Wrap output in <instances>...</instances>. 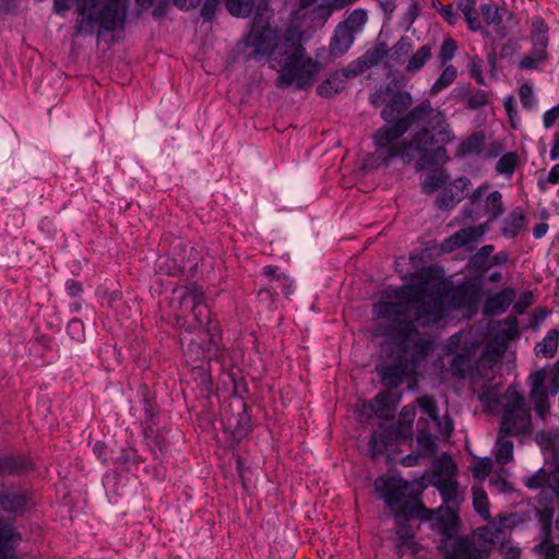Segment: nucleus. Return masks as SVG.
Masks as SVG:
<instances>
[{"label":"nucleus","mask_w":559,"mask_h":559,"mask_svg":"<svg viewBox=\"0 0 559 559\" xmlns=\"http://www.w3.org/2000/svg\"><path fill=\"white\" fill-rule=\"evenodd\" d=\"M502 355V350L497 349L489 352L488 347L485 349L483 355L473 362L472 373L469 379L477 381L478 379L491 380L493 378L492 362Z\"/></svg>","instance_id":"16"},{"label":"nucleus","mask_w":559,"mask_h":559,"mask_svg":"<svg viewBox=\"0 0 559 559\" xmlns=\"http://www.w3.org/2000/svg\"><path fill=\"white\" fill-rule=\"evenodd\" d=\"M457 9L463 13L471 31L480 29L481 23L476 9V0H457Z\"/></svg>","instance_id":"28"},{"label":"nucleus","mask_w":559,"mask_h":559,"mask_svg":"<svg viewBox=\"0 0 559 559\" xmlns=\"http://www.w3.org/2000/svg\"><path fill=\"white\" fill-rule=\"evenodd\" d=\"M547 58V53H542L538 50L532 49L528 53L524 55L521 58L519 67L522 70L535 69L540 62H544Z\"/></svg>","instance_id":"43"},{"label":"nucleus","mask_w":559,"mask_h":559,"mask_svg":"<svg viewBox=\"0 0 559 559\" xmlns=\"http://www.w3.org/2000/svg\"><path fill=\"white\" fill-rule=\"evenodd\" d=\"M438 521L441 526L440 533L443 536L442 539L448 540L452 538V534L456 531L460 523V518L456 511L451 507H447L445 514L438 518Z\"/></svg>","instance_id":"29"},{"label":"nucleus","mask_w":559,"mask_h":559,"mask_svg":"<svg viewBox=\"0 0 559 559\" xmlns=\"http://www.w3.org/2000/svg\"><path fill=\"white\" fill-rule=\"evenodd\" d=\"M526 225V216L522 207L518 206L513 209L510 214L503 221V227L501 229L502 235L507 238L514 239L518 237L520 231Z\"/></svg>","instance_id":"23"},{"label":"nucleus","mask_w":559,"mask_h":559,"mask_svg":"<svg viewBox=\"0 0 559 559\" xmlns=\"http://www.w3.org/2000/svg\"><path fill=\"white\" fill-rule=\"evenodd\" d=\"M461 201H462V193L456 192L454 190V188H452L450 186V187H445L441 191L440 195L436 200V205L440 210L445 211V210L452 209L455 204H457Z\"/></svg>","instance_id":"35"},{"label":"nucleus","mask_w":559,"mask_h":559,"mask_svg":"<svg viewBox=\"0 0 559 559\" xmlns=\"http://www.w3.org/2000/svg\"><path fill=\"white\" fill-rule=\"evenodd\" d=\"M485 211L488 215V222L497 219L504 212L502 194L499 191H492L487 195Z\"/></svg>","instance_id":"31"},{"label":"nucleus","mask_w":559,"mask_h":559,"mask_svg":"<svg viewBox=\"0 0 559 559\" xmlns=\"http://www.w3.org/2000/svg\"><path fill=\"white\" fill-rule=\"evenodd\" d=\"M469 72L479 85L486 84L485 78L483 75V61L479 58H474L471 60Z\"/></svg>","instance_id":"61"},{"label":"nucleus","mask_w":559,"mask_h":559,"mask_svg":"<svg viewBox=\"0 0 559 559\" xmlns=\"http://www.w3.org/2000/svg\"><path fill=\"white\" fill-rule=\"evenodd\" d=\"M550 475L544 469L539 468L534 475L527 476L523 479L524 485L530 489H540L548 485Z\"/></svg>","instance_id":"44"},{"label":"nucleus","mask_w":559,"mask_h":559,"mask_svg":"<svg viewBox=\"0 0 559 559\" xmlns=\"http://www.w3.org/2000/svg\"><path fill=\"white\" fill-rule=\"evenodd\" d=\"M145 413V419L142 423V429L144 437L146 439L151 438V436L154 433V428L156 426L155 417L158 414V406H150L144 407Z\"/></svg>","instance_id":"45"},{"label":"nucleus","mask_w":559,"mask_h":559,"mask_svg":"<svg viewBox=\"0 0 559 559\" xmlns=\"http://www.w3.org/2000/svg\"><path fill=\"white\" fill-rule=\"evenodd\" d=\"M473 506L485 520L490 516L488 498L484 489L473 487Z\"/></svg>","instance_id":"40"},{"label":"nucleus","mask_w":559,"mask_h":559,"mask_svg":"<svg viewBox=\"0 0 559 559\" xmlns=\"http://www.w3.org/2000/svg\"><path fill=\"white\" fill-rule=\"evenodd\" d=\"M436 487L444 503H457V481L451 478L439 479Z\"/></svg>","instance_id":"32"},{"label":"nucleus","mask_w":559,"mask_h":559,"mask_svg":"<svg viewBox=\"0 0 559 559\" xmlns=\"http://www.w3.org/2000/svg\"><path fill=\"white\" fill-rule=\"evenodd\" d=\"M432 57V45L426 44L419 47L409 58L406 64L408 73H417Z\"/></svg>","instance_id":"27"},{"label":"nucleus","mask_w":559,"mask_h":559,"mask_svg":"<svg viewBox=\"0 0 559 559\" xmlns=\"http://www.w3.org/2000/svg\"><path fill=\"white\" fill-rule=\"evenodd\" d=\"M480 13L488 25L499 24L502 21L498 13V8L492 3L481 4Z\"/></svg>","instance_id":"51"},{"label":"nucleus","mask_w":559,"mask_h":559,"mask_svg":"<svg viewBox=\"0 0 559 559\" xmlns=\"http://www.w3.org/2000/svg\"><path fill=\"white\" fill-rule=\"evenodd\" d=\"M127 0H80L76 4L75 36H88L95 33L123 29L127 19Z\"/></svg>","instance_id":"6"},{"label":"nucleus","mask_w":559,"mask_h":559,"mask_svg":"<svg viewBox=\"0 0 559 559\" xmlns=\"http://www.w3.org/2000/svg\"><path fill=\"white\" fill-rule=\"evenodd\" d=\"M386 448H388L386 441L380 439L377 436V432H373L369 440V451H370L371 457H377V456L381 455L385 451Z\"/></svg>","instance_id":"55"},{"label":"nucleus","mask_w":559,"mask_h":559,"mask_svg":"<svg viewBox=\"0 0 559 559\" xmlns=\"http://www.w3.org/2000/svg\"><path fill=\"white\" fill-rule=\"evenodd\" d=\"M226 10L236 17H248L254 8V0H226Z\"/></svg>","instance_id":"33"},{"label":"nucleus","mask_w":559,"mask_h":559,"mask_svg":"<svg viewBox=\"0 0 559 559\" xmlns=\"http://www.w3.org/2000/svg\"><path fill=\"white\" fill-rule=\"evenodd\" d=\"M370 408L374 414L383 415L389 412L392 406V394L383 391L378 393L370 402Z\"/></svg>","instance_id":"41"},{"label":"nucleus","mask_w":559,"mask_h":559,"mask_svg":"<svg viewBox=\"0 0 559 559\" xmlns=\"http://www.w3.org/2000/svg\"><path fill=\"white\" fill-rule=\"evenodd\" d=\"M211 346L214 345L210 342L209 344H204L203 342L191 340L187 347V355L192 360V362L203 361L209 357Z\"/></svg>","instance_id":"37"},{"label":"nucleus","mask_w":559,"mask_h":559,"mask_svg":"<svg viewBox=\"0 0 559 559\" xmlns=\"http://www.w3.org/2000/svg\"><path fill=\"white\" fill-rule=\"evenodd\" d=\"M546 380L547 370L545 368L536 370L528 377V383L531 385L530 397L534 402V408L536 414L542 419H545L550 411L548 390L545 385Z\"/></svg>","instance_id":"11"},{"label":"nucleus","mask_w":559,"mask_h":559,"mask_svg":"<svg viewBox=\"0 0 559 559\" xmlns=\"http://www.w3.org/2000/svg\"><path fill=\"white\" fill-rule=\"evenodd\" d=\"M204 299L205 295L202 287L197 284H190L185 287L180 296V307L182 309H190L197 325L203 329L207 336H210V343L217 350L221 341V330L218 323L212 320L210 308Z\"/></svg>","instance_id":"8"},{"label":"nucleus","mask_w":559,"mask_h":559,"mask_svg":"<svg viewBox=\"0 0 559 559\" xmlns=\"http://www.w3.org/2000/svg\"><path fill=\"white\" fill-rule=\"evenodd\" d=\"M397 301H379L374 305L378 317L384 320L378 328L388 331L411 323L412 336H420L418 328L439 325L447 316L442 294L430 290L425 285H404L394 290Z\"/></svg>","instance_id":"2"},{"label":"nucleus","mask_w":559,"mask_h":559,"mask_svg":"<svg viewBox=\"0 0 559 559\" xmlns=\"http://www.w3.org/2000/svg\"><path fill=\"white\" fill-rule=\"evenodd\" d=\"M419 406L425 413L432 419L438 418V406L437 402L431 396H424L419 400Z\"/></svg>","instance_id":"59"},{"label":"nucleus","mask_w":559,"mask_h":559,"mask_svg":"<svg viewBox=\"0 0 559 559\" xmlns=\"http://www.w3.org/2000/svg\"><path fill=\"white\" fill-rule=\"evenodd\" d=\"M437 549L442 555L441 559H485L489 556L487 550L478 548L468 536H457L453 544L441 539Z\"/></svg>","instance_id":"10"},{"label":"nucleus","mask_w":559,"mask_h":559,"mask_svg":"<svg viewBox=\"0 0 559 559\" xmlns=\"http://www.w3.org/2000/svg\"><path fill=\"white\" fill-rule=\"evenodd\" d=\"M12 538H20V532L16 530V527L7 520H3L0 516V539H7L10 540Z\"/></svg>","instance_id":"54"},{"label":"nucleus","mask_w":559,"mask_h":559,"mask_svg":"<svg viewBox=\"0 0 559 559\" xmlns=\"http://www.w3.org/2000/svg\"><path fill=\"white\" fill-rule=\"evenodd\" d=\"M499 430L502 435L520 437L531 433V409L526 407L524 395L509 388L506 392Z\"/></svg>","instance_id":"7"},{"label":"nucleus","mask_w":559,"mask_h":559,"mask_svg":"<svg viewBox=\"0 0 559 559\" xmlns=\"http://www.w3.org/2000/svg\"><path fill=\"white\" fill-rule=\"evenodd\" d=\"M29 498L26 492L0 490V508L8 513L20 515Z\"/></svg>","instance_id":"20"},{"label":"nucleus","mask_w":559,"mask_h":559,"mask_svg":"<svg viewBox=\"0 0 559 559\" xmlns=\"http://www.w3.org/2000/svg\"><path fill=\"white\" fill-rule=\"evenodd\" d=\"M542 530L544 539L534 547V551L544 554L545 559H559V544L555 545L551 542V514H548L543 519Z\"/></svg>","instance_id":"21"},{"label":"nucleus","mask_w":559,"mask_h":559,"mask_svg":"<svg viewBox=\"0 0 559 559\" xmlns=\"http://www.w3.org/2000/svg\"><path fill=\"white\" fill-rule=\"evenodd\" d=\"M397 534V549L399 554H404L406 550H409L412 554L418 552V544L414 540V535L412 533L403 534V528L396 531Z\"/></svg>","instance_id":"42"},{"label":"nucleus","mask_w":559,"mask_h":559,"mask_svg":"<svg viewBox=\"0 0 559 559\" xmlns=\"http://www.w3.org/2000/svg\"><path fill=\"white\" fill-rule=\"evenodd\" d=\"M117 461L122 466L128 468V466L130 464H138L139 463L138 453L132 448L121 449V452H120L119 456L117 457Z\"/></svg>","instance_id":"58"},{"label":"nucleus","mask_w":559,"mask_h":559,"mask_svg":"<svg viewBox=\"0 0 559 559\" xmlns=\"http://www.w3.org/2000/svg\"><path fill=\"white\" fill-rule=\"evenodd\" d=\"M450 298L453 307L457 309L474 306L479 300V289L473 284L463 283L451 289Z\"/></svg>","instance_id":"14"},{"label":"nucleus","mask_w":559,"mask_h":559,"mask_svg":"<svg viewBox=\"0 0 559 559\" xmlns=\"http://www.w3.org/2000/svg\"><path fill=\"white\" fill-rule=\"evenodd\" d=\"M22 540V535L20 534V538H12L10 540L0 539V559H20L16 554L14 546Z\"/></svg>","instance_id":"49"},{"label":"nucleus","mask_w":559,"mask_h":559,"mask_svg":"<svg viewBox=\"0 0 559 559\" xmlns=\"http://www.w3.org/2000/svg\"><path fill=\"white\" fill-rule=\"evenodd\" d=\"M415 330L411 323L385 332L381 345L382 355L392 360L378 365L376 371L381 383L389 390L399 388L409 376L419 359L426 358L432 349V343L423 336H412Z\"/></svg>","instance_id":"3"},{"label":"nucleus","mask_w":559,"mask_h":559,"mask_svg":"<svg viewBox=\"0 0 559 559\" xmlns=\"http://www.w3.org/2000/svg\"><path fill=\"white\" fill-rule=\"evenodd\" d=\"M515 292L512 288H503L493 296L486 299L483 308L485 316H499L507 311L513 302Z\"/></svg>","instance_id":"15"},{"label":"nucleus","mask_w":559,"mask_h":559,"mask_svg":"<svg viewBox=\"0 0 559 559\" xmlns=\"http://www.w3.org/2000/svg\"><path fill=\"white\" fill-rule=\"evenodd\" d=\"M146 4L153 7L152 15L158 20L165 17L169 9V0H152Z\"/></svg>","instance_id":"57"},{"label":"nucleus","mask_w":559,"mask_h":559,"mask_svg":"<svg viewBox=\"0 0 559 559\" xmlns=\"http://www.w3.org/2000/svg\"><path fill=\"white\" fill-rule=\"evenodd\" d=\"M350 76L355 75L347 71V67L338 71H335L318 86V95L322 97H331L335 94L341 93L345 88L346 81Z\"/></svg>","instance_id":"17"},{"label":"nucleus","mask_w":559,"mask_h":559,"mask_svg":"<svg viewBox=\"0 0 559 559\" xmlns=\"http://www.w3.org/2000/svg\"><path fill=\"white\" fill-rule=\"evenodd\" d=\"M355 36L336 25L334 33L330 39L329 51L333 59L344 56L355 41Z\"/></svg>","instance_id":"19"},{"label":"nucleus","mask_w":559,"mask_h":559,"mask_svg":"<svg viewBox=\"0 0 559 559\" xmlns=\"http://www.w3.org/2000/svg\"><path fill=\"white\" fill-rule=\"evenodd\" d=\"M31 467V461L23 455H7L0 459V475H21Z\"/></svg>","instance_id":"22"},{"label":"nucleus","mask_w":559,"mask_h":559,"mask_svg":"<svg viewBox=\"0 0 559 559\" xmlns=\"http://www.w3.org/2000/svg\"><path fill=\"white\" fill-rule=\"evenodd\" d=\"M333 12L334 11L331 8H329V5L321 2L320 4L316 5L312 9L310 13V20L313 24L323 26L328 22Z\"/></svg>","instance_id":"46"},{"label":"nucleus","mask_w":559,"mask_h":559,"mask_svg":"<svg viewBox=\"0 0 559 559\" xmlns=\"http://www.w3.org/2000/svg\"><path fill=\"white\" fill-rule=\"evenodd\" d=\"M488 103V96L487 93L483 90H477L473 92L467 98H466V107L471 110H476L480 107H484Z\"/></svg>","instance_id":"50"},{"label":"nucleus","mask_w":559,"mask_h":559,"mask_svg":"<svg viewBox=\"0 0 559 559\" xmlns=\"http://www.w3.org/2000/svg\"><path fill=\"white\" fill-rule=\"evenodd\" d=\"M373 486L395 522L413 518L421 521L432 519L433 510L425 507L420 492L413 490L407 480L383 475L376 478Z\"/></svg>","instance_id":"5"},{"label":"nucleus","mask_w":559,"mask_h":559,"mask_svg":"<svg viewBox=\"0 0 559 559\" xmlns=\"http://www.w3.org/2000/svg\"><path fill=\"white\" fill-rule=\"evenodd\" d=\"M550 378L549 393L556 395L559 392V360L554 364L549 372L547 371V378Z\"/></svg>","instance_id":"63"},{"label":"nucleus","mask_w":559,"mask_h":559,"mask_svg":"<svg viewBox=\"0 0 559 559\" xmlns=\"http://www.w3.org/2000/svg\"><path fill=\"white\" fill-rule=\"evenodd\" d=\"M282 29L277 27H263L260 31H250L245 37L243 43L246 47L251 48L249 59L261 61L264 57L270 59Z\"/></svg>","instance_id":"9"},{"label":"nucleus","mask_w":559,"mask_h":559,"mask_svg":"<svg viewBox=\"0 0 559 559\" xmlns=\"http://www.w3.org/2000/svg\"><path fill=\"white\" fill-rule=\"evenodd\" d=\"M559 331L556 329L549 330L546 336L535 346L536 356L552 358L557 353Z\"/></svg>","instance_id":"26"},{"label":"nucleus","mask_w":559,"mask_h":559,"mask_svg":"<svg viewBox=\"0 0 559 559\" xmlns=\"http://www.w3.org/2000/svg\"><path fill=\"white\" fill-rule=\"evenodd\" d=\"M486 231L487 224H479L477 226L461 228L441 242L440 250L442 252L449 253L456 249L466 247L478 241Z\"/></svg>","instance_id":"12"},{"label":"nucleus","mask_w":559,"mask_h":559,"mask_svg":"<svg viewBox=\"0 0 559 559\" xmlns=\"http://www.w3.org/2000/svg\"><path fill=\"white\" fill-rule=\"evenodd\" d=\"M269 63L277 70L276 86L286 88L295 84L298 90H308L312 86L319 70V63L306 56V48L295 29L288 27L281 32Z\"/></svg>","instance_id":"4"},{"label":"nucleus","mask_w":559,"mask_h":559,"mask_svg":"<svg viewBox=\"0 0 559 559\" xmlns=\"http://www.w3.org/2000/svg\"><path fill=\"white\" fill-rule=\"evenodd\" d=\"M510 435H502L501 431H498L497 437V451H496V461L504 465L512 461L513 459V442L508 438Z\"/></svg>","instance_id":"30"},{"label":"nucleus","mask_w":559,"mask_h":559,"mask_svg":"<svg viewBox=\"0 0 559 559\" xmlns=\"http://www.w3.org/2000/svg\"><path fill=\"white\" fill-rule=\"evenodd\" d=\"M457 72L454 66H448L436 80L430 88V95L435 96L445 87L450 86L456 79Z\"/></svg>","instance_id":"34"},{"label":"nucleus","mask_w":559,"mask_h":559,"mask_svg":"<svg viewBox=\"0 0 559 559\" xmlns=\"http://www.w3.org/2000/svg\"><path fill=\"white\" fill-rule=\"evenodd\" d=\"M519 164V156L515 152L503 154L496 164V171L511 176Z\"/></svg>","instance_id":"39"},{"label":"nucleus","mask_w":559,"mask_h":559,"mask_svg":"<svg viewBox=\"0 0 559 559\" xmlns=\"http://www.w3.org/2000/svg\"><path fill=\"white\" fill-rule=\"evenodd\" d=\"M468 265H469L471 269H473L474 271L479 272L481 274L487 272L489 269H491V266H490V259L484 258V257H481L480 254H477V253H475L469 259Z\"/></svg>","instance_id":"56"},{"label":"nucleus","mask_w":559,"mask_h":559,"mask_svg":"<svg viewBox=\"0 0 559 559\" xmlns=\"http://www.w3.org/2000/svg\"><path fill=\"white\" fill-rule=\"evenodd\" d=\"M416 441L421 455H432L437 452L436 439L427 429L418 431Z\"/></svg>","instance_id":"36"},{"label":"nucleus","mask_w":559,"mask_h":559,"mask_svg":"<svg viewBox=\"0 0 559 559\" xmlns=\"http://www.w3.org/2000/svg\"><path fill=\"white\" fill-rule=\"evenodd\" d=\"M469 199H471V203H469L471 206L465 207V210H464L465 215L468 218L477 219L484 215L479 209L481 199H483V190L480 188H478L477 190H475L473 192V194L471 195Z\"/></svg>","instance_id":"47"},{"label":"nucleus","mask_w":559,"mask_h":559,"mask_svg":"<svg viewBox=\"0 0 559 559\" xmlns=\"http://www.w3.org/2000/svg\"><path fill=\"white\" fill-rule=\"evenodd\" d=\"M439 14L447 21L450 25H455L459 21V14L454 11L452 4H440V8L437 9Z\"/></svg>","instance_id":"62"},{"label":"nucleus","mask_w":559,"mask_h":559,"mask_svg":"<svg viewBox=\"0 0 559 559\" xmlns=\"http://www.w3.org/2000/svg\"><path fill=\"white\" fill-rule=\"evenodd\" d=\"M219 0H205L201 8V16L205 21H212L215 16Z\"/></svg>","instance_id":"64"},{"label":"nucleus","mask_w":559,"mask_h":559,"mask_svg":"<svg viewBox=\"0 0 559 559\" xmlns=\"http://www.w3.org/2000/svg\"><path fill=\"white\" fill-rule=\"evenodd\" d=\"M369 99L373 106H383L380 116L389 123L372 136L378 167L400 158L404 165L415 162V170L423 171L449 160L445 145L455 135L445 114L433 108L429 99L408 110L414 102L411 93L393 82L380 85Z\"/></svg>","instance_id":"1"},{"label":"nucleus","mask_w":559,"mask_h":559,"mask_svg":"<svg viewBox=\"0 0 559 559\" xmlns=\"http://www.w3.org/2000/svg\"><path fill=\"white\" fill-rule=\"evenodd\" d=\"M456 49L457 44L455 39L452 37H447L441 44L438 59L441 61V63L450 61L454 57Z\"/></svg>","instance_id":"48"},{"label":"nucleus","mask_w":559,"mask_h":559,"mask_svg":"<svg viewBox=\"0 0 559 559\" xmlns=\"http://www.w3.org/2000/svg\"><path fill=\"white\" fill-rule=\"evenodd\" d=\"M485 143V134L481 131H477L472 133L467 139H465L456 148L455 155L457 157H463L468 154L479 155Z\"/></svg>","instance_id":"25"},{"label":"nucleus","mask_w":559,"mask_h":559,"mask_svg":"<svg viewBox=\"0 0 559 559\" xmlns=\"http://www.w3.org/2000/svg\"><path fill=\"white\" fill-rule=\"evenodd\" d=\"M389 47L385 41H377L371 48L367 49L360 57L353 60L347 66V71L354 75H359L366 70L377 67L388 57Z\"/></svg>","instance_id":"13"},{"label":"nucleus","mask_w":559,"mask_h":559,"mask_svg":"<svg viewBox=\"0 0 559 559\" xmlns=\"http://www.w3.org/2000/svg\"><path fill=\"white\" fill-rule=\"evenodd\" d=\"M474 352L472 348L463 347L450 361V372L454 378L466 379L472 373Z\"/></svg>","instance_id":"18"},{"label":"nucleus","mask_w":559,"mask_h":559,"mask_svg":"<svg viewBox=\"0 0 559 559\" xmlns=\"http://www.w3.org/2000/svg\"><path fill=\"white\" fill-rule=\"evenodd\" d=\"M242 411L238 414L237 424L235 426L236 432L243 436L250 430V415L246 403H241Z\"/></svg>","instance_id":"52"},{"label":"nucleus","mask_w":559,"mask_h":559,"mask_svg":"<svg viewBox=\"0 0 559 559\" xmlns=\"http://www.w3.org/2000/svg\"><path fill=\"white\" fill-rule=\"evenodd\" d=\"M368 21V14L365 9H355L346 15V17L337 25L345 31L350 32L354 36L362 29Z\"/></svg>","instance_id":"24"},{"label":"nucleus","mask_w":559,"mask_h":559,"mask_svg":"<svg viewBox=\"0 0 559 559\" xmlns=\"http://www.w3.org/2000/svg\"><path fill=\"white\" fill-rule=\"evenodd\" d=\"M413 48L412 40L408 36H402L392 48H389L388 57L395 62H401Z\"/></svg>","instance_id":"38"},{"label":"nucleus","mask_w":559,"mask_h":559,"mask_svg":"<svg viewBox=\"0 0 559 559\" xmlns=\"http://www.w3.org/2000/svg\"><path fill=\"white\" fill-rule=\"evenodd\" d=\"M533 304L532 292H524L513 306V310L518 314H522Z\"/></svg>","instance_id":"60"},{"label":"nucleus","mask_w":559,"mask_h":559,"mask_svg":"<svg viewBox=\"0 0 559 559\" xmlns=\"http://www.w3.org/2000/svg\"><path fill=\"white\" fill-rule=\"evenodd\" d=\"M492 463L490 459L485 457L478 460L472 468L473 476L478 479H485L489 475Z\"/></svg>","instance_id":"53"}]
</instances>
